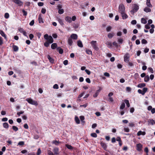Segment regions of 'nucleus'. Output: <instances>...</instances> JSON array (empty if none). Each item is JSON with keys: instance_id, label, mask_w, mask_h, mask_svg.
Returning <instances> with one entry per match:
<instances>
[{"instance_id": "nucleus-1", "label": "nucleus", "mask_w": 155, "mask_h": 155, "mask_svg": "<svg viewBox=\"0 0 155 155\" xmlns=\"http://www.w3.org/2000/svg\"><path fill=\"white\" fill-rule=\"evenodd\" d=\"M44 38L47 41V42L50 43H52L53 42L54 40L52 36L51 35L48 36V34H46L44 35Z\"/></svg>"}, {"instance_id": "nucleus-2", "label": "nucleus", "mask_w": 155, "mask_h": 155, "mask_svg": "<svg viewBox=\"0 0 155 155\" xmlns=\"http://www.w3.org/2000/svg\"><path fill=\"white\" fill-rule=\"evenodd\" d=\"M139 6L137 4H134L133 5L132 10L130 11V13L134 15V13L136 12L139 9Z\"/></svg>"}, {"instance_id": "nucleus-3", "label": "nucleus", "mask_w": 155, "mask_h": 155, "mask_svg": "<svg viewBox=\"0 0 155 155\" xmlns=\"http://www.w3.org/2000/svg\"><path fill=\"white\" fill-rule=\"evenodd\" d=\"M26 100L29 104L34 105L35 106H37L38 104L36 101H34L31 99V98H27L26 99Z\"/></svg>"}, {"instance_id": "nucleus-4", "label": "nucleus", "mask_w": 155, "mask_h": 155, "mask_svg": "<svg viewBox=\"0 0 155 155\" xmlns=\"http://www.w3.org/2000/svg\"><path fill=\"white\" fill-rule=\"evenodd\" d=\"M90 44L92 47L96 51H98L99 50V48L97 45V41H92L90 42Z\"/></svg>"}, {"instance_id": "nucleus-5", "label": "nucleus", "mask_w": 155, "mask_h": 155, "mask_svg": "<svg viewBox=\"0 0 155 155\" xmlns=\"http://www.w3.org/2000/svg\"><path fill=\"white\" fill-rule=\"evenodd\" d=\"M125 8L124 5L123 4L120 5L119 7V11L120 14L125 12Z\"/></svg>"}, {"instance_id": "nucleus-6", "label": "nucleus", "mask_w": 155, "mask_h": 155, "mask_svg": "<svg viewBox=\"0 0 155 155\" xmlns=\"http://www.w3.org/2000/svg\"><path fill=\"white\" fill-rule=\"evenodd\" d=\"M130 58L129 54L128 53H126L124 56V62L126 63H128L129 61Z\"/></svg>"}, {"instance_id": "nucleus-7", "label": "nucleus", "mask_w": 155, "mask_h": 155, "mask_svg": "<svg viewBox=\"0 0 155 155\" xmlns=\"http://www.w3.org/2000/svg\"><path fill=\"white\" fill-rule=\"evenodd\" d=\"M142 147L143 145L140 143L136 145V149L139 151H140L142 150Z\"/></svg>"}, {"instance_id": "nucleus-8", "label": "nucleus", "mask_w": 155, "mask_h": 155, "mask_svg": "<svg viewBox=\"0 0 155 155\" xmlns=\"http://www.w3.org/2000/svg\"><path fill=\"white\" fill-rule=\"evenodd\" d=\"M13 2L19 6L22 5L23 4V2L20 0H13Z\"/></svg>"}, {"instance_id": "nucleus-9", "label": "nucleus", "mask_w": 155, "mask_h": 155, "mask_svg": "<svg viewBox=\"0 0 155 155\" xmlns=\"http://www.w3.org/2000/svg\"><path fill=\"white\" fill-rule=\"evenodd\" d=\"M148 125H153L155 124V122L153 119H149L148 121Z\"/></svg>"}, {"instance_id": "nucleus-10", "label": "nucleus", "mask_w": 155, "mask_h": 155, "mask_svg": "<svg viewBox=\"0 0 155 155\" xmlns=\"http://www.w3.org/2000/svg\"><path fill=\"white\" fill-rule=\"evenodd\" d=\"M59 148L58 147H55L53 149V151L54 154L56 155H58L59 154Z\"/></svg>"}, {"instance_id": "nucleus-11", "label": "nucleus", "mask_w": 155, "mask_h": 155, "mask_svg": "<svg viewBox=\"0 0 155 155\" xmlns=\"http://www.w3.org/2000/svg\"><path fill=\"white\" fill-rule=\"evenodd\" d=\"M70 38L73 39L77 40L78 38V36L76 34H72L71 35Z\"/></svg>"}, {"instance_id": "nucleus-12", "label": "nucleus", "mask_w": 155, "mask_h": 155, "mask_svg": "<svg viewBox=\"0 0 155 155\" xmlns=\"http://www.w3.org/2000/svg\"><path fill=\"white\" fill-rule=\"evenodd\" d=\"M65 20L66 21L70 23H71L72 22L71 18L68 16L66 17L65 18Z\"/></svg>"}, {"instance_id": "nucleus-13", "label": "nucleus", "mask_w": 155, "mask_h": 155, "mask_svg": "<svg viewBox=\"0 0 155 155\" xmlns=\"http://www.w3.org/2000/svg\"><path fill=\"white\" fill-rule=\"evenodd\" d=\"M101 144L102 147L105 150H106L107 148V146L106 144L104 143L101 142Z\"/></svg>"}, {"instance_id": "nucleus-14", "label": "nucleus", "mask_w": 155, "mask_h": 155, "mask_svg": "<svg viewBox=\"0 0 155 155\" xmlns=\"http://www.w3.org/2000/svg\"><path fill=\"white\" fill-rule=\"evenodd\" d=\"M77 45L80 48H82L83 45L82 43L80 40H79L77 41Z\"/></svg>"}, {"instance_id": "nucleus-15", "label": "nucleus", "mask_w": 155, "mask_h": 155, "mask_svg": "<svg viewBox=\"0 0 155 155\" xmlns=\"http://www.w3.org/2000/svg\"><path fill=\"white\" fill-rule=\"evenodd\" d=\"M146 86V84L144 83H140L137 85V87L141 88Z\"/></svg>"}, {"instance_id": "nucleus-16", "label": "nucleus", "mask_w": 155, "mask_h": 155, "mask_svg": "<svg viewBox=\"0 0 155 155\" xmlns=\"http://www.w3.org/2000/svg\"><path fill=\"white\" fill-rule=\"evenodd\" d=\"M47 58L51 63H52L54 62V60L49 55H48L47 56Z\"/></svg>"}, {"instance_id": "nucleus-17", "label": "nucleus", "mask_w": 155, "mask_h": 155, "mask_svg": "<svg viewBox=\"0 0 155 155\" xmlns=\"http://www.w3.org/2000/svg\"><path fill=\"white\" fill-rule=\"evenodd\" d=\"M73 42L72 39L70 38H69L68 40V43L69 45L70 46L72 45Z\"/></svg>"}, {"instance_id": "nucleus-18", "label": "nucleus", "mask_w": 155, "mask_h": 155, "mask_svg": "<svg viewBox=\"0 0 155 155\" xmlns=\"http://www.w3.org/2000/svg\"><path fill=\"white\" fill-rule=\"evenodd\" d=\"M146 5L149 7H152V5L150 3V0H147Z\"/></svg>"}, {"instance_id": "nucleus-19", "label": "nucleus", "mask_w": 155, "mask_h": 155, "mask_svg": "<svg viewBox=\"0 0 155 155\" xmlns=\"http://www.w3.org/2000/svg\"><path fill=\"white\" fill-rule=\"evenodd\" d=\"M57 47V45L56 43H53L51 45V48L52 49H54L55 48H56Z\"/></svg>"}, {"instance_id": "nucleus-20", "label": "nucleus", "mask_w": 155, "mask_h": 155, "mask_svg": "<svg viewBox=\"0 0 155 155\" xmlns=\"http://www.w3.org/2000/svg\"><path fill=\"white\" fill-rule=\"evenodd\" d=\"M121 14V15L123 19H126L128 17L127 15L125 13V12Z\"/></svg>"}, {"instance_id": "nucleus-21", "label": "nucleus", "mask_w": 155, "mask_h": 155, "mask_svg": "<svg viewBox=\"0 0 155 155\" xmlns=\"http://www.w3.org/2000/svg\"><path fill=\"white\" fill-rule=\"evenodd\" d=\"M72 25L74 29H77L79 27V25L78 24H76L74 23H72Z\"/></svg>"}, {"instance_id": "nucleus-22", "label": "nucleus", "mask_w": 155, "mask_h": 155, "mask_svg": "<svg viewBox=\"0 0 155 155\" xmlns=\"http://www.w3.org/2000/svg\"><path fill=\"white\" fill-rule=\"evenodd\" d=\"M3 126L4 128L8 129L9 127L8 124L7 123H4L3 124Z\"/></svg>"}, {"instance_id": "nucleus-23", "label": "nucleus", "mask_w": 155, "mask_h": 155, "mask_svg": "<svg viewBox=\"0 0 155 155\" xmlns=\"http://www.w3.org/2000/svg\"><path fill=\"white\" fill-rule=\"evenodd\" d=\"M58 22H59V23L61 25L63 26L64 25V24L63 22V21L60 18H58Z\"/></svg>"}, {"instance_id": "nucleus-24", "label": "nucleus", "mask_w": 155, "mask_h": 155, "mask_svg": "<svg viewBox=\"0 0 155 155\" xmlns=\"http://www.w3.org/2000/svg\"><path fill=\"white\" fill-rule=\"evenodd\" d=\"M38 20L39 22V23H44V21L43 20L42 17L40 15H39Z\"/></svg>"}, {"instance_id": "nucleus-25", "label": "nucleus", "mask_w": 155, "mask_h": 155, "mask_svg": "<svg viewBox=\"0 0 155 155\" xmlns=\"http://www.w3.org/2000/svg\"><path fill=\"white\" fill-rule=\"evenodd\" d=\"M144 11L146 12H150L151 10L149 8L146 7L144 9Z\"/></svg>"}, {"instance_id": "nucleus-26", "label": "nucleus", "mask_w": 155, "mask_h": 155, "mask_svg": "<svg viewBox=\"0 0 155 155\" xmlns=\"http://www.w3.org/2000/svg\"><path fill=\"white\" fill-rule=\"evenodd\" d=\"M0 34L5 39L6 38V36L4 32L2 30L0 31Z\"/></svg>"}, {"instance_id": "nucleus-27", "label": "nucleus", "mask_w": 155, "mask_h": 155, "mask_svg": "<svg viewBox=\"0 0 155 155\" xmlns=\"http://www.w3.org/2000/svg\"><path fill=\"white\" fill-rule=\"evenodd\" d=\"M12 48L13 49L14 51H17L18 50V47L16 45H13L12 46Z\"/></svg>"}, {"instance_id": "nucleus-28", "label": "nucleus", "mask_w": 155, "mask_h": 155, "mask_svg": "<svg viewBox=\"0 0 155 155\" xmlns=\"http://www.w3.org/2000/svg\"><path fill=\"white\" fill-rule=\"evenodd\" d=\"M150 80L149 77L148 75L146 76L145 77L144 80L146 82H148Z\"/></svg>"}, {"instance_id": "nucleus-29", "label": "nucleus", "mask_w": 155, "mask_h": 155, "mask_svg": "<svg viewBox=\"0 0 155 155\" xmlns=\"http://www.w3.org/2000/svg\"><path fill=\"white\" fill-rule=\"evenodd\" d=\"M57 49L58 50V52L60 54H62L63 52V50L62 48L59 47L57 48Z\"/></svg>"}, {"instance_id": "nucleus-30", "label": "nucleus", "mask_w": 155, "mask_h": 155, "mask_svg": "<svg viewBox=\"0 0 155 155\" xmlns=\"http://www.w3.org/2000/svg\"><path fill=\"white\" fill-rule=\"evenodd\" d=\"M75 120L76 121V122L77 124H78L80 123V121L79 119V118L77 117L76 116L75 118Z\"/></svg>"}, {"instance_id": "nucleus-31", "label": "nucleus", "mask_w": 155, "mask_h": 155, "mask_svg": "<svg viewBox=\"0 0 155 155\" xmlns=\"http://www.w3.org/2000/svg\"><path fill=\"white\" fill-rule=\"evenodd\" d=\"M106 45H107L108 47L110 48L112 47V45L111 42L107 41V42L106 43Z\"/></svg>"}, {"instance_id": "nucleus-32", "label": "nucleus", "mask_w": 155, "mask_h": 155, "mask_svg": "<svg viewBox=\"0 0 155 155\" xmlns=\"http://www.w3.org/2000/svg\"><path fill=\"white\" fill-rule=\"evenodd\" d=\"M114 33H109L108 34L107 36L109 38H112L114 36Z\"/></svg>"}, {"instance_id": "nucleus-33", "label": "nucleus", "mask_w": 155, "mask_h": 155, "mask_svg": "<svg viewBox=\"0 0 155 155\" xmlns=\"http://www.w3.org/2000/svg\"><path fill=\"white\" fill-rule=\"evenodd\" d=\"M125 103L126 104L127 106L128 107H130V104L129 103V101L127 100H125L124 101Z\"/></svg>"}, {"instance_id": "nucleus-34", "label": "nucleus", "mask_w": 155, "mask_h": 155, "mask_svg": "<svg viewBox=\"0 0 155 155\" xmlns=\"http://www.w3.org/2000/svg\"><path fill=\"white\" fill-rule=\"evenodd\" d=\"M148 89L147 87H144L143 89L142 95H144L145 93L147 91Z\"/></svg>"}, {"instance_id": "nucleus-35", "label": "nucleus", "mask_w": 155, "mask_h": 155, "mask_svg": "<svg viewBox=\"0 0 155 155\" xmlns=\"http://www.w3.org/2000/svg\"><path fill=\"white\" fill-rule=\"evenodd\" d=\"M65 146L69 149L72 150L73 149V147L70 145L67 144Z\"/></svg>"}, {"instance_id": "nucleus-36", "label": "nucleus", "mask_w": 155, "mask_h": 155, "mask_svg": "<svg viewBox=\"0 0 155 155\" xmlns=\"http://www.w3.org/2000/svg\"><path fill=\"white\" fill-rule=\"evenodd\" d=\"M60 143V142L59 141H57L56 140H54L53 141L52 143L56 145H58V144Z\"/></svg>"}, {"instance_id": "nucleus-37", "label": "nucleus", "mask_w": 155, "mask_h": 155, "mask_svg": "<svg viewBox=\"0 0 155 155\" xmlns=\"http://www.w3.org/2000/svg\"><path fill=\"white\" fill-rule=\"evenodd\" d=\"M141 22L142 23L146 24L147 22V21L144 18H142L141 19Z\"/></svg>"}, {"instance_id": "nucleus-38", "label": "nucleus", "mask_w": 155, "mask_h": 155, "mask_svg": "<svg viewBox=\"0 0 155 155\" xmlns=\"http://www.w3.org/2000/svg\"><path fill=\"white\" fill-rule=\"evenodd\" d=\"M100 91L99 90H97L96 91L94 95H93V97H97V96H98V94H99V92Z\"/></svg>"}, {"instance_id": "nucleus-39", "label": "nucleus", "mask_w": 155, "mask_h": 155, "mask_svg": "<svg viewBox=\"0 0 155 155\" xmlns=\"http://www.w3.org/2000/svg\"><path fill=\"white\" fill-rule=\"evenodd\" d=\"M86 52L87 54H92V51L89 49H87L86 50Z\"/></svg>"}, {"instance_id": "nucleus-40", "label": "nucleus", "mask_w": 155, "mask_h": 155, "mask_svg": "<svg viewBox=\"0 0 155 155\" xmlns=\"http://www.w3.org/2000/svg\"><path fill=\"white\" fill-rule=\"evenodd\" d=\"M141 43L142 44H146L147 43V42L146 39H143L141 41Z\"/></svg>"}, {"instance_id": "nucleus-41", "label": "nucleus", "mask_w": 155, "mask_h": 155, "mask_svg": "<svg viewBox=\"0 0 155 155\" xmlns=\"http://www.w3.org/2000/svg\"><path fill=\"white\" fill-rule=\"evenodd\" d=\"M64 12V10L63 9H59L58 10V13L60 14H62Z\"/></svg>"}, {"instance_id": "nucleus-42", "label": "nucleus", "mask_w": 155, "mask_h": 155, "mask_svg": "<svg viewBox=\"0 0 155 155\" xmlns=\"http://www.w3.org/2000/svg\"><path fill=\"white\" fill-rule=\"evenodd\" d=\"M47 153L48 155H54L53 154V153L50 150H48Z\"/></svg>"}, {"instance_id": "nucleus-43", "label": "nucleus", "mask_w": 155, "mask_h": 155, "mask_svg": "<svg viewBox=\"0 0 155 155\" xmlns=\"http://www.w3.org/2000/svg\"><path fill=\"white\" fill-rule=\"evenodd\" d=\"M112 28L111 26H109L107 27L106 29L107 31V32L110 31L111 29Z\"/></svg>"}, {"instance_id": "nucleus-44", "label": "nucleus", "mask_w": 155, "mask_h": 155, "mask_svg": "<svg viewBox=\"0 0 155 155\" xmlns=\"http://www.w3.org/2000/svg\"><path fill=\"white\" fill-rule=\"evenodd\" d=\"M125 107V103H123L122 104H121V105H120V108L121 109H123Z\"/></svg>"}, {"instance_id": "nucleus-45", "label": "nucleus", "mask_w": 155, "mask_h": 155, "mask_svg": "<svg viewBox=\"0 0 155 155\" xmlns=\"http://www.w3.org/2000/svg\"><path fill=\"white\" fill-rule=\"evenodd\" d=\"M12 129L14 131H16L18 130V128L16 126H13L12 127Z\"/></svg>"}, {"instance_id": "nucleus-46", "label": "nucleus", "mask_w": 155, "mask_h": 155, "mask_svg": "<svg viewBox=\"0 0 155 155\" xmlns=\"http://www.w3.org/2000/svg\"><path fill=\"white\" fill-rule=\"evenodd\" d=\"M91 136L94 137H97V134L95 133H91Z\"/></svg>"}, {"instance_id": "nucleus-47", "label": "nucleus", "mask_w": 155, "mask_h": 155, "mask_svg": "<svg viewBox=\"0 0 155 155\" xmlns=\"http://www.w3.org/2000/svg\"><path fill=\"white\" fill-rule=\"evenodd\" d=\"M24 144V142L21 141L19 142L18 143V145L20 146H23Z\"/></svg>"}, {"instance_id": "nucleus-48", "label": "nucleus", "mask_w": 155, "mask_h": 155, "mask_svg": "<svg viewBox=\"0 0 155 155\" xmlns=\"http://www.w3.org/2000/svg\"><path fill=\"white\" fill-rule=\"evenodd\" d=\"M50 44V43H49V42L46 41L45 43H44V45L46 47H47L49 46V44Z\"/></svg>"}, {"instance_id": "nucleus-49", "label": "nucleus", "mask_w": 155, "mask_h": 155, "mask_svg": "<svg viewBox=\"0 0 155 155\" xmlns=\"http://www.w3.org/2000/svg\"><path fill=\"white\" fill-rule=\"evenodd\" d=\"M18 30L21 33H23L24 31H25L24 29H23V28H18Z\"/></svg>"}, {"instance_id": "nucleus-50", "label": "nucleus", "mask_w": 155, "mask_h": 155, "mask_svg": "<svg viewBox=\"0 0 155 155\" xmlns=\"http://www.w3.org/2000/svg\"><path fill=\"white\" fill-rule=\"evenodd\" d=\"M5 17L6 18H8L9 17V14L8 13H6L5 14Z\"/></svg>"}, {"instance_id": "nucleus-51", "label": "nucleus", "mask_w": 155, "mask_h": 155, "mask_svg": "<svg viewBox=\"0 0 155 155\" xmlns=\"http://www.w3.org/2000/svg\"><path fill=\"white\" fill-rule=\"evenodd\" d=\"M22 12L23 13V15L24 16H26L27 15V12L25 11V10L23 9L22 10Z\"/></svg>"}, {"instance_id": "nucleus-52", "label": "nucleus", "mask_w": 155, "mask_h": 155, "mask_svg": "<svg viewBox=\"0 0 155 155\" xmlns=\"http://www.w3.org/2000/svg\"><path fill=\"white\" fill-rule=\"evenodd\" d=\"M148 69L149 70V71L151 73H153V69L151 68H148Z\"/></svg>"}, {"instance_id": "nucleus-53", "label": "nucleus", "mask_w": 155, "mask_h": 155, "mask_svg": "<svg viewBox=\"0 0 155 155\" xmlns=\"http://www.w3.org/2000/svg\"><path fill=\"white\" fill-rule=\"evenodd\" d=\"M124 130L125 132H128L130 131L129 129L127 127H124Z\"/></svg>"}, {"instance_id": "nucleus-54", "label": "nucleus", "mask_w": 155, "mask_h": 155, "mask_svg": "<svg viewBox=\"0 0 155 155\" xmlns=\"http://www.w3.org/2000/svg\"><path fill=\"white\" fill-rule=\"evenodd\" d=\"M80 119H81V121L82 122H83L84 123V121H83L84 119V116H80Z\"/></svg>"}, {"instance_id": "nucleus-55", "label": "nucleus", "mask_w": 155, "mask_h": 155, "mask_svg": "<svg viewBox=\"0 0 155 155\" xmlns=\"http://www.w3.org/2000/svg\"><path fill=\"white\" fill-rule=\"evenodd\" d=\"M46 12V10L45 9L42 8L41 9V12L42 14H45Z\"/></svg>"}, {"instance_id": "nucleus-56", "label": "nucleus", "mask_w": 155, "mask_h": 155, "mask_svg": "<svg viewBox=\"0 0 155 155\" xmlns=\"http://www.w3.org/2000/svg\"><path fill=\"white\" fill-rule=\"evenodd\" d=\"M108 101L110 102H112L114 101V99L112 97H109L108 98Z\"/></svg>"}, {"instance_id": "nucleus-57", "label": "nucleus", "mask_w": 155, "mask_h": 155, "mask_svg": "<svg viewBox=\"0 0 155 155\" xmlns=\"http://www.w3.org/2000/svg\"><path fill=\"white\" fill-rule=\"evenodd\" d=\"M62 7V5L61 4H59L57 6V8L58 9V10L61 9Z\"/></svg>"}, {"instance_id": "nucleus-58", "label": "nucleus", "mask_w": 155, "mask_h": 155, "mask_svg": "<svg viewBox=\"0 0 155 155\" xmlns=\"http://www.w3.org/2000/svg\"><path fill=\"white\" fill-rule=\"evenodd\" d=\"M24 113V111H21L20 112H18L17 113V114L19 116H20V115L21 114H23Z\"/></svg>"}, {"instance_id": "nucleus-59", "label": "nucleus", "mask_w": 155, "mask_h": 155, "mask_svg": "<svg viewBox=\"0 0 155 155\" xmlns=\"http://www.w3.org/2000/svg\"><path fill=\"white\" fill-rule=\"evenodd\" d=\"M53 87L54 89H58V84H56L53 86Z\"/></svg>"}, {"instance_id": "nucleus-60", "label": "nucleus", "mask_w": 155, "mask_h": 155, "mask_svg": "<svg viewBox=\"0 0 155 155\" xmlns=\"http://www.w3.org/2000/svg\"><path fill=\"white\" fill-rule=\"evenodd\" d=\"M35 23V21L34 20H32L31 22L29 23V25L30 26H32L34 25Z\"/></svg>"}, {"instance_id": "nucleus-61", "label": "nucleus", "mask_w": 155, "mask_h": 155, "mask_svg": "<svg viewBox=\"0 0 155 155\" xmlns=\"http://www.w3.org/2000/svg\"><path fill=\"white\" fill-rule=\"evenodd\" d=\"M137 23V21L136 20H132L131 22V23L132 25H135Z\"/></svg>"}, {"instance_id": "nucleus-62", "label": "nucleus", "mask_w": 155, "mask_h": 155, "mask_svg": "<svg viewBox=\"0 0 155 155\" xmlns=\"http://www.w3.org/2000/svg\"><path fill=\"white\" fill-rule=\"evenodd\" d=\"M85 71L88 75H90L91 74V71L85 69Z\"/></svg>"}, {"instance_id": "nucleus-63", "label": "nucleus", "mask_w": 155, "mask_h": 155, "mask_svg": "<svg viewBox=\"0 0 155 155\" xmlns=\"http://www.w3.org/2000/svg\"><path fill=\"white\" fill-rule=\"evenodd\" d=\"M104 75L106 77H109L110 76V74L108 73L105 72L104 73Z\"/></svg>"}, {"instance_id": "nucleus-64", "label": "nucleus", "mask_w": 155, "mask_h": 155, "mask_svg": "<svg viewBox=\"0 0 155 155\" xmlns=\"http://www.w3.org/2000/svg\"><path fill=\"white\" fill-rule=\"evenodd\" d=\"M41 151L40 148H39L37 151V155H39L41 153Z\"/></svg>"}]
</instances>
